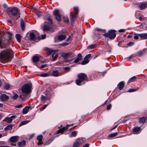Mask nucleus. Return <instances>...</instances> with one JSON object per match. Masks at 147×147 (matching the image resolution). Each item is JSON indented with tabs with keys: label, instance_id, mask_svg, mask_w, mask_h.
I'll return each mask as SVG.
<instances>
[{
	"label": "nucleus",
	"instance_id": "obj_34",
	"mask_svg": "<svg viewBox=\"0 0 147 147\" xmlns=\"http://www.w3.org/2000/svg\"><path fill=\"white\" fill-rule=\"evenodd\" d=\"M118 134L117 132H115L114 133L111 134L109 135L108 137L109 138H113L116 136Z\"/></svg>",
	"mask_w": 147,
	"mask_h": 147
},
{
	"label": "nucleus",
	"instance_id": "obj_53",
	"mask_svg": "<svg viewBox=\"0 0 147 147\" xmlns=\"http://www.w3.org/2000/svg\"><path fill=\"white\" fill-rule=\"evenodd\" d=\"M48 105L46 104L45 105H44L43 107L40 109L41 111H43L44 109H45L46 107Z\"/></svg>",
	"mask_w": 147,
	"mask_h": 147
},
{
	"label": "nucleus",
	"instance_id": "obj_54",
	"mask_svg": "<svg viewBox=\"0 0 147 147\" xmlns=\"http://www.w3.org/2000/svg\"><path fill=\"white\" fill-rule=\"evenodd\" d=\"M125 31V30L124 29H121L119 30V32H123Z\"/></svg>",
	"mask_w": 147,
	"mask_h": 147
},
{
	"label": "nucleus",
	"instance_id": "obj_5",
	"mask_svg": "<svg viewBox=\"0 0 147 147\" xmlns=\"http://www.w3.org/2000/svg\"><path fill=\"white\" fill-rule=\"evenodd\" d=\"M9 40L4 38L0 37V48L5 49L9 46Z\"/></svg>",
	"mask_w": 147,
	"mask_h": 147
},
{
	"label": "nucleus",
	"instance_id": "obj_46",
	"mask_svg": "<svg viewBox=\"0 0 147 147\" xmlns=\"http://www.w3.org/2000/svg\"><path fill=\"white\" fill-rule=\"evenodd\" d=\"M68 43L66 42H64L60 44V45L62 46H66L68 45Z\"/></svg>",
	"mask_w": 147,
	"mask_h": 147
},
{
	"label": "nucleus",
	"instance_id": "obj_2",
	"mask_svg": "<svg viewBox=\"0 0 147 147\" xmlns=\"http://www.w3.org/2000/svg\"><path fill=\"white\" fill-rule=\"evenodd\" d=\"M7 11L10 17L11 16L17 17V18L20 17V12L18 9L16 7H9L7 9Z\"/></svg>",
	"mask_w": 147,
	"mask_h": 147
},
{
	"label": "nucleus",
	"instance_id": "obj_42",
	"mask_svg": "<svg viewBox=\"0 0 147 147\" xmlns=\"http://www.w3.org/2000/svg\"><path fill=\"white\" fill-rule=\"evenodd\" d=\"M18 97V95L16 94H15L13 96L12 98L14 100L16 99Z\"/></svg>",
	"mask_w": 147,
	"mask_h": 147
},
{
	"label": "nucleus",
	"instance_id": "obj_28",
	"mask_svg": "<svg viewBox=\"0 0 147 147\" xmlns=\"http://www.w3.org/2000/svg\"><path fill=\"white\" fill-rule=\"evenodd\" d=\"M16 38L18 42H20V40L21 39V36L20 34H16Z\"/></svg>",
	"mask_w": 147,
	"mask_h": 147
},
{
	"label": "nucleus",
	"instance_id": "obj_19",
	"mask_svg": "<svg viewBox=\"0 0 147 147\" xmlns=\"http://www.w3.org/2000/svg\"><path fill=\"white\" fill-rule=\"evenodd\" d=\"M141 129L140 127H136L133 129V133L134 134H138L141 132Z\"/></svg>",
	"mask_w": 147,
	"mask_h": 147
},
{
	"label": "nucleus",
	"instance_id": "obj_30",
	"mask_svg": "<svg viewBox=\"0 0 147 147\" xmlns=\"http://www.w3.org/2000/svg\"><path fill=\"white\" fill-rule=\"evenodd\" d=\"M30 121H22L19 125V126L20 127L23 125H25L27 123H28Z\"/></svg>",
	"mask_w": 147,
	"mask_h": 147
},
{
	"label": "nucleus",
	"instance_id": "obj_18",
	"mask_svg": "<svg viewBox=\"0 0 147 147\" xmlns=\"http://www.w3.org/2000/svg\"><path fill=\"white\" fill-rule=\"evenodd\" d=\"M0 98L2 101H5L8 100L9 97L7 95L4 94L1 96Z\"/></svg>",
	"mask_w": 147,
	"mask_h": 147
},
{
	"label": "nucleus",
	"instance_id": "obj_55",
	"mask_svg": "<svg viewBox=\"0 0 147 147\" xmlns=\"http://www.w3.org/2000/svg\"><path fill=\"white\" fill-rule=\"evenodd\" d=\"M47 66V65L46 64H45L42 65L40 67V68H43L44 67H45Z\"/></svg>",
	"mask_w": 147,
	"mask_h": 147
},
{
	"label": "nucleus",
	"instance_id": "obj_21",
	"mask_svg": "<svg viewBox=\"0 0 147 147\" xmlns=\"http://www.w3.org/2000/svg\"><path fill=\"white\" fill-rule=\"evenodd\" d=\"M82 60V55L80 53H79L78 55V57L77 59H76L74 61L75 63H78L79 61Z\"/></svg>",
	"mask_w": 147,
	"mask_h": 147
},
{
	"label": "nucleus",
	"instance_id": "obj_56",
	"mask_svg": "<svg viewBox=\"0 0 147 147\" xmlns=\"http://www.w3.org/2000/svg\"><path fill=\"white\" fill-rule=\"evenodd\" d=\"M22 107V106L21 104H20L19 105L16 106V107L17 108H20Z\"/></svg>",
	"mask_w": 147,
	"mask_h": 147
},
{
	"label": "nucleus",
	"instance_id": "obj_41",
	"mask_svg": "<svg viewBox=\"0 0 147 147\" xmlns=\"http://www.w3.org/2000/svg\"><path fill=\"white\" fill-rule=\"evenodd\" d=\"M6 33L8 36V37L9 40H10L11 39V36H12L11 34V33H10L8 32H6Z\"/></svg>",
	"mask_w": 147,
	"mask_h": 147
},
{
	"label": "nucleus",
	"instance_id": "obj_39",
	"mask_svg": "<svg viewBox=\"0 0 147 147\" xmlns=\"http://www.w3.org/2000/svg\"><path fill=\"white\" fill-rule=\"evenodd\" d=\"M63 18L64 20V22L66 23H68L69 22V19L67 17L65 16L63 17Z\"/></svg>",
	"mask_w": 147,
	"mask_h": 147
},
{
	"label": "nucleus",
	"instance_id": "obj_12",
	"mask_svg": "<svg viewBox=\"0 0 147 147\" xmlns=\"http://www.w3.org/2000/svg\"><path fill=\"white\" fill-rule=\"evenodd\" d=\"M74 54L73 52H70L66 53H64L62 54V56L64 58L66 59L69 57H73Z\"/></svg>",
	"mask_w": 147,
	"mask_h": 147
},
{
	"label": "nucleus",
	"instance_id": "obj_32",
	"mask_svg": "<svg viewBox=\"0 0 147 147\" xmlns=\"http://www.w3.org/2000/svg\"><path fill=\"white\" fill-rule=\"evenodd\" d=\"M50 76H51V75L49 73H43L40 75V76L42 77H47Z\"/></svg>",
	"mask_w": 147,
	"mask_h": 147
},
{
	"label": "nucleus",
	"instance_id": "obj_36",
	"mask_svg": "<svg viewBox=\"0 0 147 147\" xmlns=\"http://www.w3.org/2000/svg\"><path fill=\"white\" fill-rule=\"evenodd\" d=\"M10 87V84H5L4 86V88L5 89L8 90Z\"/></svg>",
	"mask_w": 147,
	"mask_h": 147
},
{
	"label": "nucleus",
	"instance_id": "obj_27",
	"mask_svg": "<svg viewBox=\"0 0 147 147\" xmlns=\"http://www.w3.org/2000/svg\"><path fill=\"white\" fill-rule=\"evenodd\" d=\"M26 143V141L25 140H23L21 142H19L18 143V145L20 147H22L25 145Z\"/></svg>",
	"mask_w": 147,
	"mask_h": 147
},
{
	"label": "nucleus",
	"instance_id": "obj_25",
	"mask_svg": "<svg viewBox=\"0 0 147 147\" xmlns=\"http://www.w3.org/2000/svg\"><path fill=\"white\" fill-rule=\"evenodd\" d=\"M30 107L28 106L26 107L22 110V113L23 114H26L28 113Z\"/></svg>",
	"mask_w": 147,
	"mask_h": 147
},
{
	"label": "nucleus",
	"instance_id": "obj_48",
	"mask_svg": "<svg viewBox=\"0 0 147 147\" xmlns=\"http://www.w3.org/2000/svg\"><path fill=\"white\" fill-rule=\"evenodd\" d=\"M91 55L90 54H89L86 55L84 58L86 59H88L90 58L91 57Z\"/></svg>",
	"mask_w": 147,
	"mask_h": 147
},
{
	"label": "nucleus",
	"instance_id": "obj_64",
	"mask_svg": "<svg viewBox=\"0 0 147 147\" xmlns=\"http://www.w3.org/2000/svg\"><path fill=\"white\" fill-rule=\"evenodd\" d=\"M117 126H118V125H115V126H114L111 129V130H112L115 129L117 127Z\"/></svg>",
	"mask_w": 147,
	"mask_h": 147
},
{
	"label": "nucleus",
	"instance_id": "obj_4",
	"mask_svg": "<svg viewBox=\"0 0 147 147\" xmlns=\"http://www.w3.org/2000/svg\"><path fill=\"white\" fill-rule=\"evenodd\" d=\"M78 77L79 79L76 80V83L77 85L79 86L81 85L82 84V82L87 78V75L83 73H81L78 74ZM82 83L83 84H84V83Z\"/></svg>",
	"mask_w": 147,
	"mask_h": 147
},
{
	"label": "nucleus",
	"instance_id": "obj_31",
	"mask_svg": "<svg viewBox=\"0 0 147 147\" xmlns=\"http://www.w3.org/2000/svg\"><path fill=\"white\" fill-rule=\"evenodd\" d=\"M89 62V60L84 58V60L82 62L81 64L82 65H84L88 63Z\"/></svg>",
	"mask_w": 147,
	"mask_h": 147
},
{
	"label": "nucleus",
	"instance_id": "obj_49",
	"mask_svg": "<svg viewBox=\"0 0 147 147\" xmlns=\"http://www.w3.org/2000/svg\"><path fill=\"white\" fill-rule=\"evenodd\" d=\"M68 129V127H63L61 129L62 130V132H63L64 131H65Z\"/></svg>",
	"mask_w": 147,
	"mask_h": 147
},
{
	"label": "nucleus",
	"instance_id": "obj_61",
	"mask_svg": "<svg viewBox=\"0 0 147 147\" xmlns=\"http://www.w3.org/2000/svg\"><path fill=\"white\" fill-rule=\"evenodd\" d=\"M19 97V98L22 100H23L24 99V98L22 97V95H20Z\"/></svg>",
	"mask_w": 147,
	"mask_h": 147
},
{
	"label": "nucleus",
	"instance_id": "obj_14",
	"mask_svg": "<svg viewBox=\"0 0 147 147\" xmlns=\"http://www.w3.org/2000/svg\"><path fill=\"white\" fill-rule=\"evenodd\" d=\"M18 139V137L17 136H12L10 138V140L12 143L11 144V145L14 146H16V144L14 143L17 141Z\"/></svg>",
	"mask_w": 147,
	"mask_h": 147
},
{
	"label": "nucleus",
	"instance_id": "obj_43",
	"mask_svg": "<svg viewBox=\"0 0 147 147\" xmlns=\"http://www.w3.org/2000/svg\"><path fill=\"white\" fill-rule=\"evenodd\" d=\"M137 89H130L128 91L129 92H132L137 91Z\"/></svg>",
	"mask_w": 147,
	"mask_h": 147
},
{
	"label": "nucleus",
	"instance_id": "obj_29",
	"mask_svg": "<svg viewBox=\"0 0 147 147\" xmlns=\"http://www.w3.org/2000/svg\"><path fill=\"white\" fill-rule=\"evenodd\" d=\"M146 120V117H143L140 119L139 122L140 123H144Z\"/></svg>",
	"mask_w": 147,
	"mask_h": 147
},
{
	"label": "nucleus",
	"instance_id": "obj_6",
	"mask_svg": "<svg viewBox=\"0 0 147 147\" xmlns=\"http://www.w3.org/2000/svg\"><path fill=\"white\" fill-rule=\"evenodd\" d=\"M32 85L31 84H27L24 86L22 87V90L23 93L28 94L31 91Z\"/></svg>",
	"mask_w": 147,
	"mask_h": 147
},
{
	"label": "nucleus",
	"instance_id": "obj_23",
	"mask_svg": "<svg viewBox=\"0 0 147 147\" xmlns=\"http://www.w3.org/2000/svg\"><path fill=\"white\" fill-rule=\"evenodd\" d=\"M138 36L143 39H147V33H143L138 34Z\"/></svg>",
	"mask_w": 147,
	"mask_h": 147
},
{
	"label": "nucleus",
	"instance_id": "obj_37",
	"mask_svg": "<svg viewBox=\"0 0 147 147\" xmlns=\"http://www.w3.org/2000/svg\"><path fill=\"white\" fill-rule=\"evenodd\" d=\"M96 47V44L92 45L90 46H89L88 47V49H93L95 48Z\"/></svg>",
	"mask_w": 147,
	"mask_h": 147
},
{
	"label": "nucleus",
	"instance_id": "obj_1",
	"mask_svg": "<svg viewBox=\"0 0 147 147\" xmlns=\"http://www.w3.org/2000/svg\"><path fill=\"white\" fill-rule=\"evenodd\" d=\"M13 51L10 49H6L0 53V60L1 62H5L9 61L11 58Z\"/></svg>",
	"mask_w": 147,
	"mask_h": 147
},
{
	"label": "nucleus",
	"instance_id": "obj_40",
	"mask_svg": "<svg viewBox=\"0 0 147 147\" xmlns=\"http://www.w3.org/2000/svg\"><path fill=\"white\" fill-rule=\"evenodd\" d=\"M77 135L76 131H74L72 132L70 134V136L71 137H75Z\"/></svg>",
	"mask_w": 147,
	"mask_h": 147
},
{
	"label": "nucleus",
	"instance_id": "obj_7",
	"mask_svg": "<svg viewBox=\"0 0 147 147\" xmlns=\"http://www.w3.org/2000/svg\"><path fill=\"white\" fill-rule=\"evenodd\" d=\"M116 31L112 30H110L108 33L104 34V36L107 37H109L111 39L114 38L116 36V34L115 33Z\"/></svg>",
	"mask_w": 147,
	"mask_h": 147
},
{
	"label": "nucleus",
	"instance_id": "obj_20",
	"mask_svg": "<svg viewBox=\"0 0 147 147\" xmlns=\"http://www.w3.org/2000/svg\"><path fill=\"white\" fill-rule=\"evenodd\" d=\"M14 117L15 116H12L10 117H6L5 118L4 120L7 123H10L12 121L13 118H14Z\"/></svg>",
	"mask_w": 147,
	"mask_h": 147
},
{
	"label": "nucleus",
	"instance_id": "obj_3",
	"mask_svg": "<svg viewBox=\"0 0 147 147\" xmlns=\"http://www.w3.org/2000/svg\"><path fill=\"white\" fill-rule=\"evenodd\" d=\"M47 22H44L45 24L43 27V30L44 32L49 31L53 23V21L50 17L47 19Z\"/></svg>",
	"mask_w": 147,
	"mask_h": 147
},
{
	"label": "nucleus",
	"instance_id": "obj_24",
	"mask_svg": "<svg viewBox=\"0 0 147 147\" xmlns=\"http://www.w3.org/2000/svg\"><path fill=\"white\" fill-rule=\"evenodd\" d=\"M66 38V36L64 35H60L58 37V39L60 41L65 39Z\"/></svg>",
	"mask_w": 147,
	"mask_h": 147
},
{
	"label": "nucleus",
	"instance_id": "obj_35",
	"mask_svg": "<svg viewBox=\"0 0 147 147\" xmlns=\"http://www.w3.org/2000/svg\"><path fill=\"white\" fill-rule=\"evenodd\" d=\"M136 79V77L134 76L130 78L128 81L127 83H129L130 82L134 81Z\"/></svg>",
	"mask_w": 147,
	"mask_h": 147
},
{
	"label": "nucleus",
	"instance_id": "obj_51",
	"mask_svg": "<svg viewBox=\"0 0 147 147\" xmlns=\"http://www.w3.org/2000/svg\"><path fill=\"white\" fill-rule=\"evenodd\" d=\"M78 8L77 7H74V10L75 11V13L76 14H78Z\"/></svg>",
	"mask_w": 147,
	"mask_h": 147
},
{
	"label": "nucleus",
	"instance_id": "obj_60",
	"mask_svg": "<svg viewBox=\"0 0 147 147\" xmlns=\"http://www.w3.org/2000/svg\"><path fill=\"white\" fill-rule=\"evenodd\" d=\"M64 70H69V67H64L63 68Z\"/></svg>",
	"mask_w": 147,
	"mask_h": 147
},
{
	"label": "nucleus",
	"instance_id": "obj_15",
	"mask_svg": "<svg viewBox=\"0 0 147 147\" xmlns=\"http://www.w3.org/2000/svg\"><path fill=\"white\" fill-rule=\"evenodd\" d=\"M52 75L54 77H58L60 76L61 74L59 71L57 70H53L52 71Z\"/></svg>",
	"mask_w": 147,
	"mask_h": 147
},
{
	"label": "nucleus",
	"instance_id": "obj_58",
	"mask_svg": "<svg viewBox=\"0 0 147 147\" xmlns=\"http://www.w3.org/2000/svg\"><path fill=\"white\" fill-rule=\"evenodd\" d=\"M111 107V104H109V105H108L107 107V109L109 110V109H110Z\"/></svg>",
	"mask_w": 147,
	"mask_h": 147
},
{
	"label": "nucleus",
	"instance_id": "obj_16",
	"mask_svg": "<svg viewBox=\"0 0 147 147\" xmlns=\"http://www.w3.org/2000/svg\"><path fill=\"white\" fill-rule=\"evenodd\" d=\"M41 57L39 55L36 54L33 57L32 60L33 62L36 63L38 62L39 61Z\"/></svg>",
	"mask_w": 147,
	"mask_h": 147
},
{
	"label": "nucleus",
	"instance_id": "obj_17",
	"mask_svg": "<svg viewBox=\"0 0 147 147\" xmlns=\"http://www.w3.org/2000/svg\"><path fill=\"white\" fill-rule=\"evenodd\" d=\"M76 14H74L72 13H71L70 15V21L72 24L74 23V22L76 20Z\"/></svg>",
	"mask_w": 147,
	"mask_h": 147
},
{
	"label": "nucleus",
	"instance_id": "obj_13",
	"mask_svg": "<svg viewBox=\"0 0 147 147\" xmlns=\"http://www.w3.org/2000/svg\"><path fill=\"white\" fill-rule=\"evenodd\" d=\"M55 19L58 21H60L61 20V17L59 14V11L58 9L55 10L53 12Z\"/></svg>",
	"mask_w": 147,
	"mask_h": 147
},
{
	"label": "nucleus",
	"instance_id": "obj_11",
	"mask_svg": "<svg viewBox=\"0 0 147 147\" xmlns=\"http://www.w3.org/2000/svg\"><path fill=\"white\" fill-rule=\"evenodd\" d=\"M54 51L51 50L49 51L47 54L48 55H50L52 53V61H55L58 56V54L56 53H53Z\"/></svg>",
	"mask_w": 147,
	"mask_h": 147
},
{
	"label": "nucleus",
	"instance_id": "obj_26",
	"mask_svg": "<svg viewBox=\"0 0 147 147\" xmlns=\"http://www.w3.org/2000/svg\"><path fill=\"white\" fill-rule=\"evenodd\" d=\"M20 25L22 30L24 31L25 30V23L23 19H22L21 20Z\"/></svg>",
	"mask_w": 147,
	"mask_h": 147
},
{
	"label": "nucleus",
	"instance_id": "obj_59",
	"mask_svg": "<svg viewBox=\"0 0 147 147\" xmlns=\"http://www.w3.org/2000/svg\"><path fill=\"white\" fill-rule=\"evenodd\" d=\"M42 141H39L38 143L37 144L39 146L40 145H41L42 144Z\"/></svg>",
	"mask_w": 147,
	"mask_h": 147
},
{
	"label": "nucleus",
	"instance_id": "obj_45",
	"mask_svg": "<svg viewBox=\"0 0 147 147\" xmlns=\"http://www.w3.org/2000/svg\"><path fill=\"white\" fill-rule=\"evenodd\" d=\"M134 44L133 42H130L128 43L127 45L129 46H131L134 45Z\"/></svg>",
	"mask_w": 147,
	"mask_h": 147
},
{
	"label": "nucleus",
	"instance_id": "obj_57",
	"mask_svg": "<svg viewBox=\"0 0 147 147\" xmlns=\"http://www.w3.org/2000/svg\"><path fill=\"white\" fill-rule=\"evenodd\" d=\"M138 36H138V35H135L134 36V39H138L139 38V37Z\"/></svg>",
	"mask_w": 147,
	"mask_h": 147
},
{
	"label": "nucleus",
	"instance_id": "obj_9",
	"mask_svg": "<svg viewBox=\"0 0 147 147\" xmlns=\"http://www.w3.org/2000/svg\"><path fill=\"white\" fill-rule=\"evenodd\" d=\"M84 140L82 138H78L75 142L73 147H79L84 142Z\"/></svg>",
	"mask_w": 147,
	"mask_h": 147
},
{
	"label": "nucleus",
	"instance_id": "obj_47",
	"mask_svg": "<svg viewBox=\"0 0 147 147\" xmlns=\"http://www.w3.org/2000/svg\"><path fill=\"white\" fill-rule=\"evenodd\" d=\"M46 34H44V35H41V38L39 37H38V38L40 39H45L46 37Z\"/></svg>",
	"mask_w": 147,
	"mask_h": 147
},
{
	"label": "nucleus",
	"instance_id": "obj_8",
	"mask_svg": "<svg viewBox=\"0 0 147 147\" xmlns=\"http://www.w3.org/2000/svg\"><path fill=\"white\" fill-rule=\"evenodd\" d=\"M136 5L140 10H143L147 7V2L144 1L137 3Z\"/></svg>",
	"mask_w": 147,
	"mask_h": 147
},
{
	"label": "nucleus",
	"instance_id": "obj_33",
	"mask_svg": "<svg viewBox=\"0 0 147 147\" xmlns=\"http://www.w3.org/2000/svg\"><path fill=\"white\" fill-rule=\"evenodd\" d=\"M13 125L12 124H10L7 125L5 128V131H7L8 130L11 129H12Z\"/></svg>",
	"mask_w": 147,
	"mask_h": 147
},
{
	"label": "nucleus",
	"instance_id": "obj_62",
	"mask_svg": "<svg viewBox=\"0 0 147 147\" xmlns=\"http://www.w3.org/2000/svg\"><path fill=\"white\" fill-rule=\"evenodd\" d=\"M89 144H85V145H84L83 147H89Z\"/></svg>",
	"mask_w": 147,
	"mask_h": 147
},
{
	"label": "nucleus",
	"instance_id": "obj_52",
	"mask_svg": "<svg viewBox=\"0 0 147 147\" xmlns=\"http://www.w3.org/2000/svg\"><path fill=\"white\" fill-rule=\"evenodd\" d=\"M60 133H63L62 131V130H61V129H59V130H58V131H57V132H56V134H59Z\"/></svg>",
	"mask_w": 147,
	"mask_h": 147
},
{
	"label": "nucleus",
	"instance_id": "obj_22",
	"mask_svg": "<svg viewBox=\"0 0 147 147\" xmlns=\"http://www.w3.org/2000/svg\"><path fill=\"white\" fill-rule=\"evenodd\" d=\"M124 86V82L123 81L120 82L118 85L119 90H122Z\"/></svg>",
	"mask_w": 147,
	"mask_h": 147
},
{
	"label": "nucleus",
	"instance_id": "obj_38",
	"mask_svg": "<svg viewBox=\"0 0 147 147\" xmlns=\"http://www.w3.org/2000/svg\"><path fill=\"white\" fill-rule=\"evenodd\" d=\"M43 136L42 135H40L37 136V139L39 141H42Z\"/></svg>",
	"mask_w": 147,
	"mask_h": 147
},
{
	"label": "nucleus",
	"instance_id": "obj_63",
	"mask_svg": "<svg viewBox=\"0 0 147 147\" xmlns=\"http://www.w3.org/2000/svg\"><path fill=\"white\" fill-rule=\"evenodd\" d=\"M71 37L70 36H69V37H68V38L66 39V41L67 42H68L71 39Z\"/></svg>",
	"mask_w": 147,
	"mask_h": 147
},
{
	"label": "nucleus",
	"instance_id": "obj_44",
	"mask_svg": "<svg viewBox=\"0 0 147 147\" xmlns=\"http://www.w3.org/2000/svg\"><path fill=\"white\" fill-rule=\"evenodd\" d=\"M47 99V97L45 96H43V95L41 97V100L42 101H44V100H45Z\"/></svg>",
	"mask_w": 147,
	"mask_h": 147
},
{
	"label": "nucleus",
	"instance_id": "obj_10",
	"mask_svg": "<svg viewBox=\"0 0 147 147\" xmlns=\"http://www.w3.org/2000/svg\"><path fill=\"white\" fill-rule=\"evenodd\" d=\"M39 36L38 32L36 31H34L30 32V38L31 40H34Z\"/></svg>",
	"mask_w": 147,
	"mask_h": 147
},
{
	"label": "nucleus",
	"instance_id": "obj_50",
	"mask_svg": "<svg viewBox=\"0 0 147 147\" xmlns=\"http://www.w3.org/2000/svg\"><path fill=\"white\" fill-rule=\"evenodd\" d=\"M95 30L99 32L103 31L104 30L101 29L99 28H95Z\"/></svg>",
	"mask_w": 147,
	"mask_h": 147
}]
</instances>
